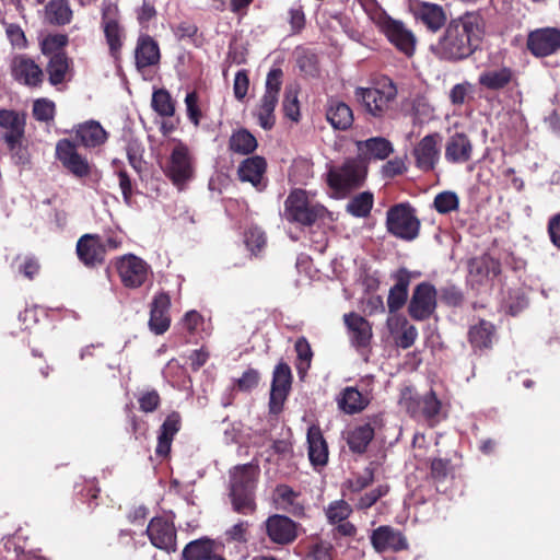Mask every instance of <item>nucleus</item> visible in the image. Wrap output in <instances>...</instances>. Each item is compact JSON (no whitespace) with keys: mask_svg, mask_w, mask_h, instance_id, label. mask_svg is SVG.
Here are the masks:
<instances>
[{"mask_svg":"<svg viewBox=\"0 0 560 560\" xmlns=\"http://www.w3.org/2000/svg\"><path fill=\"white\" fill-rule=\"evenodd\" d=\"M152 107L160 116L163 117H172L175 114V103L171 94L164 89L153 92Z\"/></svg>","mask_w":560,"mask_h":560,"instance_id":"09e8293b","label":"nucleus"},{"mask_svg":"<svg viewBox=\"0 0 560 560\" xmlns=\"http://www.w3.org/2000/svg\"><path fill=\"white\" fill-rule=\"evenodd\" d=\"M114 265L121 283L129 289L140 288L151 275L149 264L133 254L117 257Z\"/></svg>","mask_w":560,"mask_h":560,"instance_id":"6e6552de","label":"nucleus"},{"mask_svg":"<svg viewBox=\"0 0 560 560\" xmlns=\"http://www.w3.org/2000/svg\"><path fill=\"white\" fill-rule=\"evenodd\" d=\"M310 560H332L331 547L326 544H317L310 553Z\"/></svg>","mask_w":560,"mask_h":560,"instance_id":"774afa93","label":"nucleus"},{"mask_svg":"<svg viewBox=\"0 0 560 560\" xmlns=\"http://www.w3.org/2000/svg\"><path fill=\"white\" fill-rule=\"evenodd\" d=\"M326 214L327 209L303 189H293L284 201L283 218L289 222L312 225Z\"/></svg>","mask_w":560,"mask_h":560,"instance_id":"7ed1b4c3","label":"nucleus"},{"mask_svg":"<svg viewBox=\"0 0 560 560\" xmlns=\"http://www.w3.org/2000/svg\"><path fill=\"white\" fill-rule=\"evenodd\" d=\"M68 44V36L63 34H49L40 40L42 52L46 56L62 54L60 50Z\"/></svg>","mask_w":560,"mask_h":560,"instance_id":"603ef678","label":"nucleus"},{"mask_svg":"<svg viewBox=\"0 0 560 560\" xmlns=\"http://www.w3.org/2000/svg\"><path fill=\"white\" fill-rule=\"evenodd\" d=\"M171 306V299L168 294L161 292L156 294L151 303L149 326L150 329L156 334H164L170 327L168 310Z\"/></svg>","mask_w":560,"mask_h":560,"instance_id":"b1692460","label":"nucleus"},{"mask_svg":"<svg viewBox=\"0 0 560 560\" xmlns=\"http://www.w3.org/2000/svg\"><path fill=\"white\" fill-rule=\"evenodd\" d=\"M469 83H458L454 85L450 92V101L455 106H462L467 97L469 91Z\"/></svg>","mask_w":560,"mask_h":560,"instance_id":"338daca9","label":"nucleus"},{"mask_svg":"<svg viewBox=\"0 0 560 560\" xmlns=\"http://www.w3.org/2000/svg\"><path fill=\"white\" fill-rule=\"evenodd\" d=\"M267 163L264 158L255 155L244 160L237 170L238 177L242 182H248L257 189L261 190L266 187L264 175Z\"/></svg>","mask_w":560,"mask_h":560,"instance_id":"a878e982","label":"nucleus"},{"mask_svg":"<svg viewBox=\"0 0 560 560\" xmlns=\"http://www.w3.org/2000/svg\"><path fill=\"white\" fill-rule=\"evenodd\" d=\"M354 96L368 114L381 118L392 108L397 97V88L389 78L383 77L369 88H357Z\"/></svg>","mask_w":560,"mask_h":560,"instance_id":"f03ea898","label":"nucleus"},{"mask_svg":"<svg viewBox=\"0 0 560 560\" xmlns=\"http://www.w3.org/2000/svg\"><path fill=\"white\" fill-rule=\"evenodd\" d=\"M436 306V291L429 283H420L413 291L408 312L417 320L430 317Z\"/></svg>","mask_w":560,"mask_h":560,"instance_id":"2eb2a0df","label":"nucleus"},{"mask_svg":"<svg viewBox=\"0 0 560 560\" xmlns=\"http://www.w3.org/2000/svg\"><path fill=\"white\" fill-rule=\"evenodd\" d=\"M500 271V262L490 256L474 258L469 261V273L476 277L478 282L483 278L495 277Z\"/></svg>","mask_w":560,"mask_h":560,"instance_id":"4c0bfd02","label":"nucleus"},{"mask_svg":"<svg viewBox=\"0 0 560 560\" xmlns=\"http://www.w3.org/2000/svg\"><path fill=\"white\" fill-rule=\"evenodd\" d=\"M366 175V167L362 162L350 159L341 166L331 167L327 173V184L337 194L345 195L359 187Z\"/></svg>","mask_w":560,"mask_h":560,"instance_id":"423d86ee","label":"nucleus"},{"mask_svg":"<svg viewBox=\"0 0 560 560\" xmlns=\"http://www.w3.org/2000/svg\"><path fill=\"white\" fill-rule=\"evenodd\" d=\"M5 34L13 47L19 49L26 47L27 40L24 31L19 25L13 23L7 24Z\"/></svg>","mask_w":560,"mask_h":560,"instance_id":"052dcab7","label":"nucleus"},{"mask_svg":"<svg viewBox=\"0 0 560 560\" xmlns=\"http://www.w3.org/2000/svg\"><path fill=\"white\" fill-rule=\"evenodd\" d=\"M472 151L474 147L468 136L455 132L445 143L444 156L448 163L464 164L471 159Z\"/></svg>","mask_w":560,"mask_h":560,"instance_id":"5701e85b","label":"nucleus"},{"mask_svg":"<svg viewBox=\"0 0 560 560\" xmlns=\"http://www.w3.org/2000/svg\"><path fill=\"white\" fill-rule=\"evenodd\" d=\"M245 244L249 250H260L266 244L265 233L258 228H250L245 233Z\"/></svg>","mask_w":560,"mask_h":560,"instance_id":"bf43d9fd","label":"nucleus"},{"mask_svg":"<svg viewBox=\"0 0 560 560\" xmlns=\"http://www.w3.org/2000/svg\"><path fill=\"white\" fill-rule=\"evenodd\" d=\"M33 116L39 121H49L55 116V104L46 98L34 102Z\"/></svg>","mask_w":560,"mask_h":560,"instance_id":"6e6d98bb","label":"nucleus"},{"mask_svg":"<svg viewBox=\"0 0 560 560\" xmlns=\"http://www.w3.org/2000/svg\"><path fill=\"white\" fill-rule=\"evenodd\" d=\"M266 533L278 545L291 544L298 536L295 523L288 516L275 514L267 518Z\"/></svg>","mask_w":560,"mask_h":560,"instance_id":"aec40b11","label":"nucleus"},{"mask_svg":"<svg viewBox=\"0 0 560 560\" xmlns=\"http://www.w3.org/2000/svg\"><path fill=\"white\" fill-rule=\"evenodd\" d=\"M371 542L377 552L399 551L407 548V541L400 532L389 526H380L371 535Z\"/></svg>","mask_w":560,"mask_h":560,"instance_id":"393cba45","label":"nucleus"},{"mask_svg":"<svg viewBox=\"0 0 560 560\" xmlns=\"http://www.w3.org/2000/svg\"><path fill=\"white\" fill-rule=\"evenodd\" d=\"M48 21L57 25H66L72 19V10L68 0H50L46 5Z\"/></svg>","mask_w":560,"mask_h":560,"instance_id":"37998d69","label":"nucleus"},{"mask_svg":"<svg viewBox=\"0 0 560 560\" xmlns=\"http://www.w3.org/2000/svg\"><path fill=\"white\" fill-rule=\"evenodd\" d=\"M278 104V97L262 95L259 104L254 110L259 126L265 130H270L276 124L275 109Z\"/></svg>","mask_w":560,"mask_h":560,"instance_id":"ea45409f","label":"nucleus"},{"mask_svg":"<svg viewBox=\"0 0 560 560\" xmlns=\"http://www.w3.org/2000/svg\"><path fill=\"white\" fill-rule=\"evenodd\" d=\"M409 277L406 271H399L397 283L389 290L387 306L390 313L404 306L408 298Z\"/></svg>","mask_w":560,"mask_h":560,"instance_id":"58836bf2","label":"nucleus"},{"mask_svg":"<svg viewBox=\"0 0 560 560\" xmlns=\"http://www.w3.org/2000/svg\"><path fill=\"white\" fill-rule=\"evenodd\" d=\"M56 156L72 175L78 178L88 177L91 174V165L86 158L82 156L73 142L61 139L56 144Z\"/></svg>","mask_w":560,"mask_h":560,"instance_id":"ddd939ff","label":"nucleus"},{"mask_svg":"<svg viewBox=\"0 0 560 560\" xmlns=\"http://www.w3.org/2000/svg\"><path fill=\"white\" fill-rule=\"evenodd\" d=\"M440 135H428L413 149L416 165L424 172L432 171L440 159Z\"/></svg>","mask_w":560,"mask_h":560,"instance_id":"6ab92c4d","label":"nucleus"},{"mask_svg":"<svg viewBox=\"0 0 560 560\" xmlns=\"http://www.w3.org/2000/svg\"><path fill=\"white\" fill-rule=\"evenodd\" d=\"M400 405L413 418H422L429 421L431 425L441 410V401L433 390L418 396L413 394L411 388H406L401 393Z\"/></svg>","mask_w":560,"mask_h":560,"instance_id":"1a4fd4ad","label":"nucleus"},{"mask_svg":"<svg viewBox=\"0 0 560 560\" xmlns=\"http://www.w3.org/2000/svg\"><path fill=\"white\" fill-rule=\"evenodd\" d=\"M291 382L292 374L290 366L284 362L278 363L273 371L270 390L269 408L271 412L278 413L281 411L283 402L290 392Z\"/></svg>","mask_w":560,"mask_h":560,"instance_id":"4468645a","label":"nucleus"},{"mask_svg":"<svg viewBox=\"0 0 560 560\" xmlns=\"http://www.w3.org/2000/svg\"><path fill=\"white\" fill-rule=\"evenodd\" d=\"M1 137L10 150L20 145L24 136L25 115L15 110H0Z\"/></svg>","mask_w":560,"mask_h":560,"instance_id":"f3484780","label":"nucleus"},{"mask_svg":"<svg viewBox=\"0 0 560 560\" xmlns=\"http://www.w3.org/2000/svg\"><path fill=\"white\" fill-rule=\"evenodd\" d=\"M294 347H295L296 357H298L296 370H298L300 377H304L311 366L313 351L311 349L308 341L304 337H300L295 341Z\"/></svg>","mask_w":560,"mask_h":560,"instance_id":"de8ad7c7","label":"nucleus"},{"mask_svg":"<svg viewBox=\"0 0 560 560\" xmlns=\"http://www.w3.org/2000/svg\"><path fill=\"white\" fill-rule=\"evenodd\" d=\"M199 97L198 94L192 91L189 92L185 97V105L187 110L188 119L198 127L201 119V110L199 108Z\"/></svg>","mask_w":560,"mask_h":560,"instance_id":"4d7b16f0","label":"nucleus"},{"mask_svg":"<svg viewBox=\"0 0 560 560\" xmlns=\"http://www.w3.org/2000/svg\"><path fill=\"white\" fill-rule=\"evenodd\" d=\"M230 501L233 510L241 514H250L256 509L252 492H230Z\"/></svg>","mask_w":560,"mask_h":560,"instance_id":"3c124183","label":"nucleus"},{"mask_svg":"<svg viewBox=\"0 0 560 560\" xmlns=\"http://www.w3.org/2000/svg\"><path fill=\"white\" fill-rule=\"evenodd\" d=\"M374 436V429L370 423L361 424L348 433V444L353 452L362 453Z\"/></svg>","mask_w":560,"mask_h":560,"instance_id":"79ce46f5","label":"nucleus"},{"mask_svg":"<svg viewBox=\"0 0 560 560\" xmlns=\"http://www.w3.org/2000/svg\"><path fill=\"white\" fill-rule=\"evenodd\" d=\"M386 229L393 236L413 241L420 232V220L416 210L407 202L397 203L386 212Z\"/></svg>","mask_w":560,"mask_h":560,"instance_id":"20e7f679","label":"nucleus"},{"mask_svg":"<svg viewBox=\"0 0 560 560\" xmlns=\"http://www.w3.org/2000/svg\"><path fill=\"white\" fill-rule=\"evenodd\" d=\"M326 118L335 129L346 130L353 122V113L345 102L331 98L327 103Z\"/></svg>","mask_w":560,"mask_h":560,"instance_id":"473e14b6","label":"nucleus"},{"mask_svg":"<svg viewBox=\"0 0 560 560\" xmlns=\"http://www.w3.org/2000/svg\"><path fill=\"white\" fill-rule=\"evenodd\" d=\"M308 457L314 466H324L328 462V446L318 425L307 430Z\"/></svg>","mask_w":560,"mask_h":560,"instance_id":"c756f323","label":"nucleus"},{"mask_svg":"<svg viewBox=\"0 0 560 560\" xmlns=\"http://www.w3.org/2000/svg\"><path fill=\"white\" fill-rule=\"evenodd\" d=\"M492 335L493 326L486 320H481L470 328L469 340L474 347L488 348L491 345Z\"/></svg>","mask_w":560,"mask_h":560,"instance_id":"49530a36","label":"nucleus"},{"mask_svg":"<svg viewBox=\"0 0 560 560\" xmlns=\"http://www.w3.org/2000/svg\"><path fill=\"white\" fill-rule=\"evenodd\" d=\"M283 72L279 68L271 69L266 79V90L264 95L278 97L282 84Z\"/></svg>","mask_w":560,"mask_h":560,"instance_id":"13d9d810","label":"nucleus"},{"mask_svg":"<svg viewBox=\"0 0 560 560\" xmlns=\"http://www.w3.org/2000/svg\"><path fill=\"white\" fill-rule=\"evenodd\" d=\"M147 534L154 547L167 552L176 550V530L168 520L153 517L147 527Z\"/></svg>","mask_w":560,"mask_h":560,"instance_id":"dca6fc26","label":"nucleus"},{"mask_svg":"<svg viewBox=\"0 0 560 560\" xmlns=\"http://www.w3.org/2000/svg\"><path fill=\"white\" fill-rule=\"evenodd\" d=\"M81 144L86 148H95L106 142L108 133L96 120L80 124L75 130Z\"/></svg>","mask_w":560,"mask_h":560,"instance_id":"72a5a7b5","label":"nucleus"},{"mask_svg":"<svg viewBox=\"0 0 560 560\" xmlns=\"http://www.w3.org/2000/svg\"><path fill=\"white\" fill-rule=\"evenodd\" d=\"M408 11L413 20L427 31L438 33L447 21V14L441 4L424 0H409Z\"/></svg>","mask_w":560,"mask_h":560,"instance_id":"9d476101","label":"nucleus"},{"mask_svg":"<svg viewBox=\"0 0 560 560\" xmlns=\"http://www.w3.org/2000/svg\"><path fill=\"white\" fill-rule=\"evenodd\" d=\"M259 378V373L256 370L248 369L238 378V388L242 390H250L258 385Z\"/></svg>","mask_w":560,"mask_h":560,"instance_id":"69168bd1","label":"nucleus"},{"mask_svg":"<svg viewBox=\"0 0 560 560\" xmlns=\"http://www.w3.org/2000/svg\"><path fill=\"white\" fill-rule=\"evenodd\" d=\"M215 556L214 541L209 538L192 540L183 550L185 560H211Z\"/></svg>","mask_w":560,"mask_h":560,"instance_id":"e433bc0d","label":"nucleus"},{"mask_svg":"<svg viewBox=\"0 0 560 560\" xmlns=\"http://www.w3.org/2000/svg\"><path fill=\"white\" fill-rule=\"evenodd\" d=\"M249 88V79L246 70H240L236 72L233 83V92L234 96L242 101L248 91Z\"/></svg>","mask_w":560,"mask_h":560,"instance_id":"e2e57ef3","label":"nucleus"},{"mask_svg":"<svg viewBox=\"0 0 560 560\" xmlns=\"http://www.w3.org/2000/svg\"><path fill=\"white\" fill-rule=\"evenodd\" d=\"M179 428L180 416L177 412H172L161 425L158 436V455L166 456L170 453L173 438L179 431Z\"/></svg>","mask_w":560,"mask_h":560,"instance_id":"c9c22d12","label":"nucleus"},{"mask_svg":"<svg viewBox=\"0 0 560 560\" xmlns=\"http://www.w3.org/2000/svg\"><path fill=\"white\" fill-rule=\"evenodd\" d=\"M380 31L402 54L410 57L415 54L417 38L404 22L388 15H381L376 22Z\"/></svg>","mask_w":560,"mask_h":560,"instance_id":"0eeeda50","label":"nucleus"},{"mask_svg":"<svg viewBox=\"0 0 560 560\" xmlns=\"http://www.w3.org/2000/svg\"><path fill=\"white\" fill-rule=\"evenodd\" d=\"M350 342L357 349L366 348L373 337L372 325L363 316L351 312L343 315Z\"/></svg>","mask_w":560,"mask_h":560,"instance_id":"4be33fe9","label":"nucleus"},{"mask_svg":"<svg viewBox=\"0 0 560 560\" xmlns=\"http://www.w3.org/2000/svg\"><path fill=\"white\" fill-rule=\"evenodd\" d=\"M515 80L514 71L509 67L485 70L478 78V83L487 90L498 91L506 88Z\"/></svg>","mask_w":560,"mask_h":560,"instance_id":"7c9ffc66","label":"nucleus"},{"mask_svg":"<svg viewBox=\"0 0 560 560\" xmlns=\"http://www.w3.org/2000/svg\"><path fill=\"white\" fill-rule=\"evenodd\" d=\"M298 90L294 86H287L283 98L284 115L293 121L300 118V106L298 100Z\"/></svg>","mask_w":560,"mask_h":560,"instance_id":"864d4df0","label":"nucleus"},{"mask_svg":"<svg viewBox=\"0 0 560 560\" xmlns=\"http://www.w3.org/2000/svg\"><path fill=\"white\" fill-rule=\"evenodd\" d=\"M138 402L141 411L152 412L160 405V396L156 390H149L139 396Z\"/></svg>","mask_w":560,"mask_h":560,"instance_id":"0e129e2a","label":"nucleus"},{"mask_svg":"<svg viewBox=\"0 0 560 560\" xmlns=\"http://www.w3.org/2000/svg\"><path fill=\"white\" fill-rule=\"evenodd\" d=\"M70 71V60L65 54H55L47 65L49 82L57 85L66 81Z\"/></svg>","mask_w":560,"mask_h":560,"instance_id":"a19ab883","label":"nucleus"},{"mask_svg":"<svg viewBox=\"0 0 560 560\" xmlns=\"http://www.w3.org/2000/svg\"><path fill=\"white\" fill-rule=\"evenodd\" d=\"M351 513L352 509L350 504L343 500L331 502L326 509V516L330 524L346 521Z\"/></svg>","mask_w":560,"mask_h":560,"instance_id":"5fc2aeb1","label":"nucleus"},{"mask_svg":"<svg viewBox=\"0 0 560 560\" xmlns=\"http://www.w3.org/2000/svg\"><path fill=\"white\" fill-rule=\"evenodd\" d=\"M386 327L395 345L399 348H410L418 338L416 326L410 324L402 315H390L386 320Z\"/></svg>","mask_w":560,"mask_h":560,"instance_id":"412c9836","label":"nucleus"},{"mask_svg":"<svg viewBox=\"0 0 560 560\" xmlns=\"http://www.w3.org/2000/svg\"><path fill=\"white\" fill-rule=\"evenodd\" d=\"M79 259L88 267L103 264L106 256V245L97 234H84L77 243Z\"/></svg>","mask_w":560,"mask_h":560,"instance_id":"a211bd4d","label":"nucleus"},{"mask_svg":"<svg viewBox=\"0 0 560 560\" xmlns=\"http://www.w3.org/2000/svg\"><path fill=\"white\" fill-rule=\"evenodd\" d=\"M18 259H22V262L19 266V271L32 280L39 272V262L36 257L26 255L24 257H18Z\"/></svg>","mask_w":560,"mask_h":560,"instance_id":"680f3d73","label":"nucleus"},{"mask_svg":"<svg viewBox=\"0 0 560 560\" xmlns=\"http://www.w3.org/2000/svg\"><path fill=\"white\" fill-rule=\"evenodd\" d=\"M118 13V7L115 3L107 0L103 1L102 26L109 51L115 58L118 56L125 38V32L119 23Z\"/></svg>","mask_w":560,"mask_h":560,"instance_id":"9b49d317","label":"nucleus"},{"mask_svg":"<svg viewBox=\"0 0 560 560\" xmlns=\"http://www.w3.org/2000/svg\"><path fill=\"white\" fill-rule=\"evenodd\" d=\"M13 77L26 85L36 86L43 81V71L32 59L16 57L12 61Z\"/></svg>","mask_w":560,"mask_h":560,"instance_id":"c85d7f7f","label":"nucleus"},{"mask_svg":"<svg viewBox=\"0 0 560 560\" xmlns=\"http://www.w3.org/2000/svg\"><path fill=\"white\" fill-rule=\"evenodd\" d=\"M136 66L138 70L156 65L160 61L158 43L149 35H141L135 50Z\"/></svg>","mask_w":560,"mask_h":560,"instance_id":"cd10ccee","label":"nucleus"},{"mask_svg":"<svg viewBox=\"0 0 560 560\" xmlns=\"http://www.w3.org/2000/svg\"><path fill=\"white\" fill-rule=\"evenodd\" d=\"M259 476L258 466L246 464L235 467L231 470L230 486L231 490H249L255 488Z\"/></svg>","mask_w":560,"mask_h":560,"instance_id":"f704fd0d","label":"nucleus"},{"mask_svg":"<svg viewBox=\"0 0 560 560\" xmlns=\"http://www.w3.org/2000/svg\"><path fill=\"white\" fill-rule=\"evenodd\" d=\"M527 49L535 57H548L560 50V28L540 27L529 32Z\"/></svg>","mask_w":560,"mask_h":560,"instance_id":"f8f14e48","label":"nucleus"},{"mask_svg":"<svg viewBox=\"0 0 560 560\" xmlns=\"http://www.w3.org/2000/svg\"><path fill=\"white\" fill-rule=\"evenodd\" d=\"M358 153L364 159L385 160L393 151V144L383 137H374L364 141H355Z\"/></svg>","mask_w":560,"mask_h":560,"instance_id":"2f4dec72","label":"nucleus"},{"mask_svg":"<svg viewBox=\"0 0 560 560\" xmlns=\"http://www.w3.org/2000/svg\"><path fill=\"white\" fill-rule=\"evenodd\" d=\"M370 401L371 397L368 393H361L353 386L343 388L337 398L339 409L347 415L361 412L369 406Z\"/></svg>","mask_w":560,"mask_h":560,"instance_id":"bb28decb","label":"nucleus"},{"mask_svg":"<svg viewBox=\"0 0 560 560\" xmlns=\"http://www.w3.org/2000/svg\"><path fill=\"white\" fill-rule=\"evenodd\" d=\"M229 147L235 153L249 154L256 150L257 140L248 130L240 129L232 133Z\"/></svg>","mask_w":560,"mask_h":560,"instance_id":"c03bdc74","label":"nucleus"},{"mask_svg":"<svg viewBox=\"0 0 560 560\" xmlns=\"http://www.w3.org/2000/svg\"><path fill=\"white\" fill-rule=\"evenodd\" d=\"M374 198L370 191H363L354 196L347 205V211L357 218H365L370 214Z\"/></svg>","mask_w":560,"mask_h":560,"instance_id":"a18cd8bd","label":"nucleus"},{"mask_svg":"<svg viewBox=\"0 0 560 560\" xmlns=\"http://www.w3.org/2000/svg\"><path fill=\"white\" fill-rule=\"evenodd\" d=\"M164 172L179 189L194 178L195 159L190 149L182 141H176L166 162Z\"/></svg>","mask_w":560,"mask_h":560,"instance_id":"39448f33","label":"nucleus"},{"mask_svg":"<svg viewBox=\"0 0 560 560\" xmlns=\"http://www.w3.org/2000/svg\"><path fill=\"white\" fill-rule=\"evenodd\" d=\"M433 206L439 213L446 214L458 209L459 198L454 191H442L435 196Z\"/></svg>","mask_w":560,"mask_h":560,"instance_id":"8fccbe9b","label":"nucleus"},{"mask_svg":"<svg viewBox=\"0 0 560 560\" xmlns=\"http://www.w3.org/2000/svg\"><path fill=\"white\" fill-rule=\"evenodd\" d=\"M486 32V21L477 12H466L453 19L443 34L430 47L440 59L457 61L469 57L480 45Z\"/></svg>","mask_w":560,"mask_h":560,"instance_id":"f257e3e1","label":"nucleus"}]
</instances>
